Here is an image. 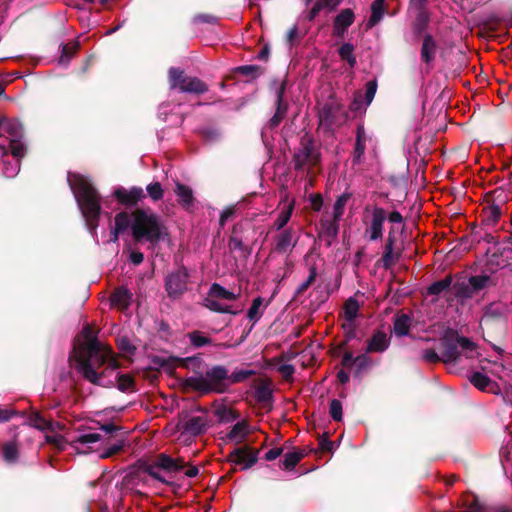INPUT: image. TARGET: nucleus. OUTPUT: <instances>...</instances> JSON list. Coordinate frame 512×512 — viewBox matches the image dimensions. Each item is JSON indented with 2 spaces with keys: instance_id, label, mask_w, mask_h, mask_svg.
<instances>
[{
  "instance_id": "nucleus-1",
  "label": "nucleus",
  "mask_w": 512,
  "mask_h": 512,
  "mask_svg": "<svg viewBox=\"0 0 512 512\" xmlns=\"http://www.w3.org/2000/svg\"><path fill=\"white\" fill-rule=\"evenodd\" d=\"M83 341L74 348L71 360L76 370L91 383H104L97 370L104 363H108V369L114 371L117 368V358L112 349L96 339L94 330L87 325L82 330Z\"/></svg>"
},
{
  "instance_id": "nucleus-2",
  "label": "nucleus",
  "mask_w": 512,
  "mask_h": 512,
  "mask_svg": "<svg viewBox=\"0 0 512 512\" xmlns=\"http://www.w3.org/2000/svg\"><path fill=\"white\" fill-rule=\"evenodd\" d=\"M68 182L78 206L85 218L87 227L94 233L100 214L99 196L90 181L80 174H68Z\"/></svg>"
},
{
  "instance_id": "nucleus-3",
  "label": "nucleus",
  "mask_w": 512,
  "mask_h": 512,
  "mask_svg": "<svg viewBox=\"0 0 512 512\" xmlns=\"http://www.w3.org/2000/svg\"><path fill=\"white\" fill-rule=\"evenodd\" d=\"M51 432L46 435V441L55 445L59 450H64L70 445L78 454H87L96 451L102 441L101 435L95 432H79L73 435L71 432L58 434Z\"/></svg>"
},
{
  "instance_id": "nucleus-4",
  "label": "nucleus",
  "mask_w": 512,
  "mask_h": 512,
  "mask_svg": "<svg viewBox=\"0 0 512 512\" xmlns=\"http://www.w3.org/2000/svg\"><path fill=\"white\" fill-rule=\"evenodd\" d=\"M132 235L136 241L158 242L164 235V226L151 211L136 210L132 213Z\"/></svg>"
},
{
  "instance_id": "nucleus-5",
  "label": "nucleus",
  "mask_w": 512,
  "mask_h": 512,
  "mask_svg": "<svg viewBox=\"0 0 512 512\" xmlns=\"http://www.w3.org/2000/svg\"><path fill=\"white\" fill-rule=\"evenodd\" d=\"M320 161L319 149L310 138H304L301 142V148L294 156L296 170L311 175L314 173V169L319 166Z\"/></svg>"
},
{
  "instance_id": "nucleus-6",
  "label": "nucleus",
  "mask_w": 512,
  "mask_h": 512,
  "mask_svg": "<svg viewBox=\"0 0 512 512\" xmlns=\"http://www.w3.org/2000/svg\"><path fill=\"white\" fill-rule=\"evenodd\" d=\"M23 128L19 121L12 119L0 120V138L9 142L12 156L23 157L26 152L24 144L21 142Z\"/></svg>"
},
{
  "instance_id": "nucleus-7",
  "label": "nucleus",
  "mask_w": 512,
  "mask_h": 512,
  "mask_svg": "<svg viewBox=\"0 0 512 512\" xmlns=\"http://www.w3.org/2000/svg\"><path fill=\"white\" fill-rule=\"evenodd\" d=\"M155 464V467H150L149 473L152 477L162 482H166V480L157 472V468H163L167 471H183L185 476L189 478H193L199 473V469L196 466L187 467L183 461L173 459L165 454L159 455Z\"/></svg>"
},
{
  "instance_id": "nucleus-8",
  "label": "nucleus",
  "mask_w": 512,
  "mask_h": 512,
  "mask_svg": "<svg viewBox=\"0 0 512 512\" xmlns=\"http://www.w3.org/2000/svg\"><path fill=\"white\" fill-rule=\"evenodd\" d=\"M169 84L171 89H178L184 93L202 94L207 90L206 85L196 77L185 76L177 68L169 70Z\"/></svg>"
},
{
  "instance_id": "nucleus-9",
  "label": "nucleus",
  "mask_w": 512,
  "mask_h": 512,
  "mask_svg": "<svg viewBox=\"0 0 512 512\" xmlns=\"http://www.w3.org/2000/svg\"><path fill=\"white\" fill-rule=\"evenodd\" d=\"M211 424L209 415L206 412H200L188 417L187 420L178 425L180 438L186 442L193 437L204 433Z\"/></svg>"
},
{
  "instance_id": "nucleus-10",
  "label": "nucleus",
  "mask_w": 512,
  "mask_h": 512,
  "mask_svg": "<svg viewBox=\"0 0 512 512\" xmlns=\"http://www.w3.org/2000/svg\"><path fill=\"white\" fill-rule=\"evenodd\" d=\"M479 354L478 347L475 343L465 337H458L455 345L448 346L443 351L442 360L444 362L456 363L459 361L461 355L472 359L478 357Z\"/></svg>"
},
{
  "instance_id": "nucleus-11",
  "label": "nucleus",
  "mask_w": 512,
  "mask_h": 512,
  "mask_svg": "<svg viewBox=\"0 0 512 512\" xmlns=\"http://www.w3.org/2000/svg\"><path fill=\"white\" fill-rule=\"evenodd\" d=\"M103 366H105V369L102 372L98 373V375L102 378V381H104V383H94L95 385L111 386L116 383L118 389L121 391H128L132 387V377L127 374H119L117 371L119 368L118 363L117 368L114 371L108 369V363H104Z\"/></svg>"
},
{
  "instance_id": "nucleus-12",
  "label": "nucleus",
  "mask_w": 512,
  "mask_h": 512,
  "mask_svg": "<svg viewBox=\"0 0 512 512\" xmlns=\"http://www.w3.org/2000/svg\"><path fill=\"white\" fill-rule=\"evenodd\" d=\"M189 274L186 268H179L166 278V290L171 297H177L187 288Z\"/></svg>"
},
{
  "instance_id": "nucleus-13",
  "label": "nucleus",
  "mask_w": 512,
  "mask_h": 512,
  "mask_svg": "<svg viewBox=\"0 0 512 512\" xmlns=\"http://www.w3.org/2000/svg\"><path fill=\"white\" fill-rule=\"evenodd\" d=\"M386 220V213L383 208L375 207L372 210V219L369 227L365 231V235L369 237L371 241L380 239L383 235V224Z\"/></svg>"
},
{
  "instance_id": "nucleus-14",
  "label": "nucleus",
  "mask_w": 512,
  "mask_h": 512,
  "mask_svg": "<svg viewBox=\"0 0 512 512\" xmlns=\"http://www.w3.org/2000/svg\"><path fill=\"white\" fill-rule=\"evenodd\" d=\"M205 374L213 392H223L225 390L223 381L228 378V371L224 367H212Z\"/></svg>"
},
{
  "instance_id": "nucleus-15",
  "label": "nucleus",
  "mask_w": 512,
  "mask_h": 512,
  "mask_svg": "<svg viewBox=\"0 0 512 512\" xmlns=\"http://www.w3.org/2000/svg\"><path fill=\"white\" fill-rule=\"evenodd\" d=\"M354 19V12L351 9H343L334 20L333 34L338 37L343 36L347 29L353 24Z\"/></svg>"
},
{
  "instance_id": "nucleus-16",
  "label": "nucleus",
  "mask_w": 512,
  "mask_h": 512,
  "mask_svg": "<svg viewBox=\"0 0 512 512\" xmlns=\"http://www.w3.org/2000/svg\"><path fill=\"white\" fill-rule=\"evenodd\" d=\"M29 425L41 431L47 430L50 432H54L65 430L64 424H61L59 422L48 421L44 417H42L41 414L38 412H35L30 416Z\"/></svg>"
},
{
  "instance_id": "nucleus-17",
  "label": "nucleus",
  "mask_w": 512,
  "mask_h": 512,
  "mask_svg": "<svg viewBox=\"0 0 512 512\" xmlns=\"http://www.w3.org/2000/svg\"><path fill=\"white\" fill-rule=\"evenodd\" d=\"M115 197L122 204H135L144 197L143 189L140 187H132L130 189L117 188L114 191Z\"/></svg>"
},
{
  "instance_id": "nucleus-18",
  "label": "nucleus",
  "mask_w": 512,
  "mask_h": 512,
  "mask_svg": "<svg viewBox=\"0 0 512 512\" xmlns=\"http://www.w3.org/2000/svg\"><path fill=\"white\" fill-rule=\"evenodd\" d=\"M231 459L235 464L242 465V469H248L256 463L257 456L252 451L238 448L231 454Z\"/></svg>"
},
{
  "instance_id": "nucleus-19",
  "label": "nucleus",
  "mask_w": 512,
  "mask_h": 512,
  "mask_svg": "<svg viewBox=\"0 0 512 512\" xmlns=\"http://www.w3.org/2000/svg\"><path fill=\"white\" fill-rule=\"evenodd\" d=\"M284 202L287 203V206L279 213L277 219L274 222V227L277 230H281L288 223L294 210L295 200H289L288 194H284L282 197L281 203Z\"/></svg>"
},
{
  "instance_id": "nucleus-20",
  "label": "nucleus",
  "mask_w": 512,
  "mask_h": 512,
  "mask_svg": "<svg viewBox=\"0 0 512 512\" xmlns=\"http://www.w3.org/2000/svg\"><path fill=\"white\" fill-rule=\"evenodd\" d=\"M295 244L296 239L293 231L291 229H286L277 236L275 249L278 252H288L292 250Z\"/></svg>"
},
{
  "instance_id": "nucleus-21",
  "label": "nucleus",
  "mask_w": 512,
  "mask_h": 512,
  "mask_svg": "<svg viewBox=\"0 0 512 512\" xmlns=\"http://www.w3.org/2000/svg\"><path fill=\"white\" fill-rule=\"evenodd\" d=\"M389 346V338L386 333L377 331L368 342L367 352H383Z\"/></svg>"
},
{
  "instance_id": "nucleus-22",
  "label": "nucleus",
  "mask_w": 512,
  "mask_h": 512,
  "mask_svg": "<svg viewBox=\"0 0 512 512\" xmlns=\"http://www.w3.org/2000/svg\"><path fill=\"white\" fill-rule=\"evenodd\" d=\"M132 224V218L126 212L118 213L115 216L114 227L111 231V241L116 242L119 234L125 231Z\"/></svg>"
},
{
  "instance_id": "nucleus-23",
  "label": "nucleus",
  "mask_w": 512,
  "mask_h": 512,
  "mask_svg": "<svg viewBox=\"0 0 512 512\" xmlns=\"http://www.w3.org/2000/svg\"><path fill=\"white\" fill-rule=\"evenodd\" d=\"M250 431V427L246 421H239L227 434V439L236 444H239L246 438Z\"/></svg>"
},
{
  "instance_id": "nucleus-24",
  "label": "nucleus",
  "mask_w": 512,
  "mask_h": 512,
  "mask_svg": "<svg viewBox=\"0 0 512 512\" xmlns=\"http://www.w3.org/2000/svg\"><path fill=\"white\" fill-rule=\"evenodd\" d=\"M132 294L124 287H120L111 295V305L120 310L128 307Z\"/></svg>"
},
{
  "instance_id": "nucleus-25",
  "label": "nucleus",
  "mask_w": 512,
  "mask_h": 512,
  "mask_svg": "<svg viewBox=\"0 0 512 512\" xmlns=\"http://www.w3.org/2000/svg\"><path fill=\"white\" fill-rule=\"evenodd\" d=\"M359 311V304L358 302L350 298L346 301L344 305V319L345 322L343 323V327L346 328H352L353 321L356 318Z\"/></svg>"
},
{
  "instance_id": "nucleus-26",
  "label": "nucleus",
  "mask_w": 512,
  "mask_h": 512,
  "mask_svg": "<svg viewBox=\"0 0 512 512\" xmlns=\"http://www.w3.org/2000/svg\"><path fill=\"white\" fill-rule=\"evenodd\" d=\"M175 193L179 198V203L186 209H189L193 204V191L186 185L181 183L176 184Z\"/></svg>"
},
{
  "instance_id": "nucleus-27",
  "label": "nucleus",
  "mask_w": 512,
  "mask_h": 512,
  "mask_svg": "<svg viewBox=\"0 0 512 512\" xmlns=\"http://www.w3.org/2000/svg\"><path fill=\"white\" fill-rule=\"evenodd\" d=\"M187 385L196 390V391H199L201 393H209V392H213L212 389H211V386L208 382V379H207V376L206 374L204 375H198V376H193V377H190L187 379Z\"/></svg>"
},
{
  "instance_id": "nucleus-28",
  "label": "nucleus",
  "mask_w": 512,
  "mask_h": 512,
  "mask_svg": "<svg viewBox=\"0 0 512 512\" xmlns=\"http://www.w3.org/2000/svg\"><path fill=\"white\" fill-rule=\"evenodd\" d=\"M436 52V43L433 40L432 36L426 35L423 40L422 49H421V58L426 63H429L433 60Z\"/></svg>"
},
{
  "instance_id": "nucleus-29",
  "label": "nucleus",
  "mask_w": 512,
  "mask_h": 512,
  "mask_svg": "<svg viewBox=\"0 0 512 512\" xmlns=\"http://www.w3.org/2000/svg\"><path fill=\"white\" fill-rule=\"evenodd\" d=\"M411 326V319L406 314L396 316L394 321V333L397 336H405L408 334Z\"/></svg>"
},
{
  "instance_id": "nucleus-30",
  "label": "nucleus",
  "mask_w": 512,
  "mask_h": 512,
  "mask_svg": "<svg viewBox=\"0 0 512 512\" xmlns=\"http://www.w3.org/2000/svg\"><path fill=\"white\" fill-rule=\"evenodd\" d=\"M418 9L413 29L416 33H421L428 25L430 17L428 12L425 10L424 5L423 6H415Z\"/></svg>"
},
{
  "instance_id": "nucleus-31",
  "label": "nucleus",
  "mask_w": 512,
  "mask_h": 512,
  "mask_svg": "<svg viewBox=\"0 0 512 512\" xmlns=\"http://www.w3.org/2000/svg\"><path fill=\"white\" fill-rule=\"evenodd\" d=\"M209 296L226 299L230 301L236 300L238 298V294L225 289L224 287L217 283L212 284V286L210 287Z\"/></svg>"
},
{
  "instance_id": "nucleus-32",
  "label": "nucleus",
  "mask_w": 512,
  "mask_h": 512,
  "mask_svg": "<svg viewBox=\"0 0 512 512\" xmlns=\"http://www.w3.org/2000/svg\"><path fill=\"white\" fill-rule=\"evenodd\" d=\"M384 1L385 0H375L372 4V14L368 21V26L372 27L376 23H378L383 15H384Z\"/></svg>"
},
{
  "instance_id": "nucleus-33",
  "label": "nucleus",
  "mask_w": 512,
  "mask_h": 512,
  "mask_svg": "<svg viewBox=\"0 0 512 512\" xmlns=\"http://www.w3.org/2000/svg\"><path fill=\"white\" fill-rule=\"evenodd\" d=\"M354 46L350 43L343 44L339 49V56L342 60H346L350 67H354L356 64V58L354 56Z\"/></svg>"
},
{
  "instance_id": "nucleus-34",
  "label": "nucleus",
  "mask_w": 512,
  "mask_h": 512,
  "mask_svg": "<svg viewBox=\"0 0 512 512\" xmlns=\"http://www.w3.org/2000/svg\"><path fill=\"white\" fill-rule=\"evenodd\" d=\"M451 285V277H446L440 281L434 282L428 288L431 295H439L449 289Z\"/></svg>"
},
{
  "instance_id": "nucleus-35",
  "label": "nucleus",
  "mask_w": 512,
  "mask_h": 512,
  "mask_svg": "<svg viewBox=\"0 0 512 512\" xmlns=\"http://www.w3.org/2000/svg\"><path fill=\"white\" fill-rule=\"evenodd\" d=\"M470 381L476 388L482 391L486 390L491 384L490 379L480 372H474L470 377Z\"/></svg>"
},
{
  "instance_id": "nucleus-36",
  "label": "nucleus",
  "mask_w": 512,
  "mask_h": 512,
  "mask_svg": "<svg viewBox=\"0 0 512 512\" xmlns=\"http://www.w3.org/2000/svg\"><path fill=\"white\" fill-rule=\"evenodd\" d=\"M484 213V221L486 222L487 225L496 224L501 215L500 208L496 205L488 206L487 208H485Z\"/></svg>"
},
{
  "instance_id": "nucleus-37",
  "label": "nucleus",
  "mask_w": 512,
  "mask_h": 512,
  "mask_svg": "<svg viewBox=\"0 0 512 512\" xmlns=\"http://www.w3.org/2000/svg\"><path fill=\"white\" fill-rule=\"evenodd\" d=\"M303 458V453L302 452H290V453H287L285 456H284V459L282 461V465H283V468L284 469H292L294 468L299 462L300 460Z\"/></svg>"
},
{
  "instance_id": "nucleus-38",
  "label": "nucleus",
  "mask_w": 512,
  "mask_h": 512,
  "mask_svg": "<svg viewBox=\"0 0 512 512\" xmlns=\"http://www.w3.org/2000/svg\"><path fill=\"white\" fill-rule=\"evenodd\" d=\"M20 158L13 156L11 162H4V175L8 178L16 176L20 170Z\"/></svg>"
},
{
  "instance_id": "nucleus-39",
  "label": "nucleus",
  "mask_w": 512,
  "mask_h": 512,
  "mask_svg": "<svg viewBox=\"0 0 512 512\" xmlns=\"http://www.w3.org/2000/svg\"><path fill=\"white\" fill-rule=\"evenodd\" d=\"M342 0H320L318 1L311 9L310 11V17L311 18H314L318 13L319 11L324 8V7H327L329 9H333L335 8L337 5H339L341 3Z\"/></svg>"
},
{
  "instance_id": "nucleus-40",
  "label": "nucleus",
  "mask_w": 512,
  "mask_h": 512,
  "mask_svg": "<svg viewBox=\"0 0 512 512\" xmlns=\"http://www.w3.org/2000/svg\"><path fill=\"white\" fill-rule=\"evenodd\" d=\"M348 198L349 197L346 194H342L337 198L333 209V216L335 221H338L342 217Z\"/></svg>"
},
{
  "instance_id": "nucleus-41",
  "label": "nucleus",
  "mask_w": 512,
  "mask_h": 512,
  "mask_svg": "<svg viewBox=\"0 0 512 512\" xmlns=\"http://www.w3.org/2000/svg\"><path fill=\"white\" fill-rule=\"evenodd\" d=\"M18 449L15 443H7L3 447V458L5 461L12 463L17 460Z\"/></svg>"
},
{
  "instance_id": "nucleus-42",
  "label": "nucleus",
  "mask_w": 512,
  "mask_h": 512,
  "mask_svg": "<svg viewBox=\"0 0 512 512\" xmlns=\"http://www.w3.org/2000/svg\"><path fill=\"white\" fill-rule=\"evenodd\" d=\"M76 50H77V44H75V43H69V44L64 45L62 47V54L59 58V63L66 65L69 62V60L71 59V57L73 56V54L76 52Z\"/></svg>"
},
{
  "instance_id": "nucleus-43",
  "label": "nucleus",
  "mask_w": 512,
  "mask_h": 512,
  "mask_svg": "<svg viewBox=\"0 0 512 512\" xmlns=\"http://www.w3.org/2000/svg\"><path fill=\"white\" fill-rule=\"evenodd\" d=\"M263 306V299L257 297L253 300L251 307L248 310L247 316L250 320H258L260 317V309Z\"/></svg>"
},
{
  "instance_id": "nucleus-44",
  "label": "nucleus",
  "mask_w": 512,
  "mask_h": 512,
  "mask_svg": "<svg viewBox=\"0 0 512 512\" xmlns=\"http://www.w3.org/2000/svg\"><path fill=\"white\" fill-rule=\"evenodd\" d=\"M146 190L150 198L154 201L160 200L164 194L162 186L159 182L149 184Z\"/></svg>"
},
{
  "instance_id": "nucleus-45",
  "label": "nucleus",
  "mask_w": 512,
  "mask_h": 512,
  "mask_svg": "<svg viewBox=\"0 0 512 512\" xmlns=\"http://www.w3.org/2000/svg\"><path fill=\"white\" fill-rule=\"evenodd\" d=\"M282 96H283V90L281 89L279 91L278 98H277L278 107H277L276 113L274 114V116L271 119L272 125H278L284 116L285 108L282 106Z\"/></svg>"
},
{
  "instance_id": "nucleus-46",
  "label": "nucleus",
  "mask_w": 512,
  "mask_h": 512,
  "mask_svg": "<svg viewBox=\"0 0 512 512\" xmlns=\"http://www.w3.org/2000/svg\"><path fill=\"white\" fill-rule=\"evenodd\" d=\"M215 414L219 420L223 422H228L236 418L234 412L224 406L218 407L215 410Z\"/></svg>"
},
{
  "instance_id": "nucleus-47",
  "label": "nucleus",
  "mask_w": 512,
  "mask_h": 512,
  "mask_svg": "<svg viewBox=\"0 0 512 512\" xmlns=\"http://www.w3.org/2000/svg\"><path fill=\"white\" fill-rule=\"evenodd\" d=\"M465 512H481L482 506L475 496H469L465 502Z\"/></svg>"
},
{
  "instance_id": "nucleus-48",
  "label": "nucleus",
  "mask_w": 512,
  "mask_h": 512,
  "mask_svg": "<svg viewBox=\"0 0 512 512\" xmlns=\"http://www.w3.org/2000/svg\"><path fill=\"white\" fill-rule=\"evenodd\" d=\"M489 278L487 276H473L469 279V285L472 287V290L475 292L484 288L488 282Z\"/></svg>"
},
{
  "instance_id": "nucleus-49",
  "label": "nucleus",
  "mask_w": 512,
  "mask_h": 512,
  "mask_svg": "<svg viewBox=\"0 0 512 512\" xmlns=\"http://www.w3.org/2000/svg\"><path fill=\"white\" fill-rule=\"evenodd\" d=\"M330 415L336 421H340L342 419V404L339 400L333 399L331 401Z\"/></svg>"
},
{
  "instance_id": "nucleus-50",
  "label": "nucleus",
  "mask_w": 512,
  "mask_h": 512,
  "mask_svg": "<svg viewBox=\"0 0 512 512\" xmlns=\"http://www.w3.org/2000/svg\"><path fill=\"white\" fill-rule=\"evenodd\" d=\"M206 306L215 312H221V313H232L231 309L227 305H222L219 302L211 299L206 300Z\"/></svg>"
},
{
  "instance_id": "nucleus-51",
  "label": "nucleus",
  "mask_w": 512,
  "mask_h": 512,
  "mask_svg": "<svg viewBox=\"0 0 512 512\" xmlns=\"http://www.w3.org/2000/svg\"><path fill=\"white\" fill-rule=\"evenodd\" d=\"M473 290H472V287L466 283H461V284H457V289H456V296L460 297V298H470L472 297V294H473Z\"/></svg>"
},
{
  "instance_id": "nucleus-52",
  "label": "nucleus",
  "mask_w": 512,
  "mask_h": 512,
  "mask_svg": "<svg viewBox=\"0 0 512 512\" xmlns=\"http://www.w3.org/2000/svg\"><path fill=\"white\" fill-rule=\"evenodd\" d=\"M253 374V371L251 370H236L234 371L231 376L229 377L232 383L240 382L248 378Z\"/></svg>"
},
{
  "instance_id": "nucleus-53",
  "label": "nucleus",
  "mask_w": 512,
  "mask_h": 512,
  "mask_svg": "<svg viewBox=\"0 0 512 512\" xmlns=\"http://www.w3.org/2000/svg\"><path fill=\"white\" fill-rule=\"evenodd\" d=\"M316 278V269L314 267H312L310 269V273H309V276L308 278L299 285L298 289H297V293H303L305 290H307L309 288V286L314 282Z\"/></svg>"
},
{
  "instance_id": "nucleus-54",
  "label": "nucleus",
  "mask_w": 512,
  "mask_h": 512,
  "mask_svg": "<svg viewBox=\"0 0 512 512\" xmlns=\"http://www.w3.org/2000/svg\"><path fill=\"white\" fill-rule=\"evenodd\" d=\"M376 89H377V84L375 81H370L367 83L366 85V93H365V98H366V105H369L374 96H375V93H376Z\"/></svg>"
},
{
  "instance_id": "nucleus-55",
  "label": "nucleus",
  "mask_w": 512,
  "mask_h": 512,
  "mask_svg": "<svg viewBox=\"0 0 512 512\" xmlns=\"http://www.w3.org/2000/svg\"><path fill=\"white\" fill-rule=\"evenodd\" d=\"M118 347L119 349L128 355L133 354L135 347L130 343V341L127 338H121L118 341Z\"/></svg>"
},
{
  "instance_id": "nucleus-56",
  "label": "nucleus",
  "mask_w": 512,
  "mask_h": 512,
  "mask_svg": "<svg viewBox=\"0 0 512 512\" xmlns=\"http://www.w3.org/2000/svg\"><path fill=\"white\" fill-rule=\"evenodd\" d=\"M190 340H191L192 344L197 347L204 346L205 344L208 343V339L205 336L201 335L199 332L191 333Z\"/></svg>"
},
{
  "instance_id": "nucleus-57",
  "label": "nucleus",
  "mask_w": 512,
  "mask_h": 512,
  "mask_svg": "<svg viewBox=\"0 0 512 512\" xmlns=\"http://www.w3.org/2000/svg\"><path fill=\"white\" fill-rule=\"evenodd\" d=\"M193 20L195 23H216L217 17L212 14H197Z\"/></svg>"
},
{
  "instance_id": "nucleus-58",
  "label": "nucleus",
  "mask_w": 512,
  "mask_h": 512,
  "mask_svg": "<svg viewBox=\"0 0 512 512\" xmlns=\"http://www.w3.org/2000/svg\"><path fill=\"white\" fill-rule=\"evenodd\" d=\"M366 144L364 142H356L354 150V162L359 163L362 156L364 155Z\"/></svg>"
},
{
  "instance_id": "nucleus-59",
  "label": "nucleus",
  "mask_w": 512,
  "mask_h": 512,
  "mask_svg": "<svg viewBox=\"0 0 512 512\" xmlns=\"http://www.w3.org/2000/svg\"><path fill=\"white\" fill-rule=\"evenodd\" d=\"M392 251H393V241L391 239H389L385 246V252L383 255V261L386 266L390 265V263H391Z\"/></svg>"
},
{
  "instance_id": "nucleus-60",
  "label": "nucleus",
  "mask_w": 512,
  "mask_h": 512,
  "mask_svg": "<svg viewBox=\"0 0 512 512\" xmlns=\"http://www.w3.org/2000/svg\"><path fill=\"white\" fill-rule=\"evenodd\" d=\"M312 208L315 211H319L322 208L323 205V199L320 194H312L309 197Z\"/></svg>"
},
{
  "instance_id": "nucleus-61",
  "label": "nucleus",
  "mask_w": 512,
  "mask_h": 512,
  "mask_svg": "<svg viewBox=\"0 0 512 512\" xmlns=\"http://www.w3.org/2000/svg\"><path fill=\"white\" fill-rule=\"evenodd\" d=\"M279 371L285 379H288V378L292 377V375L294 373V367L289 364H283L279 367Z\"/></svg>"
},
{
  "instance_id": "nucleus-62",
  "label": "nucleus",
  "mask_w": 512,
  "mask_h": 512,
  "mask_svg": "<svg viewBox=\"0 0 512 512\" xmlns=\"http://www.w3.org/2000/svg\"><path fill=\"white\" fill-rule=\"evenodd\" d=\"M234 214V207H228L220 215V225L224 226L226 221Z\"/></svg>"
},
{
  "instance_id": "nucleus-63",
  "label": "nucleus",
  "mask_w": 512,
  "mask_h": 512,
  "mask_svg": "<svg viewBox=\"0 0 512 512\" xmlns=\"http://www.w3.org/2000/svg\"><path fill=\"white\" fill-rule=\"evenodd\" d=\"M282 453V449L280 448H273L266 452L265 459L268 461H272L277 459Z\"/></svg>"
},
{
  "instance_id": "nucleus-64",
  "label": "nucleus",
  "mask_w": 512,
  "mask_h": 512,
  "mask_svg": "<svg viewBox=\"0 0 512 512\" xmlns=\"http://www.w3.org/2000/svg\"><path fill=\"white\" fill-rule=\"evenodd\" d=\"M144 257L141 252L133 251L130 254V260L133 264L138 265L143 261Z\"/></svg>"
}]
</instances>
